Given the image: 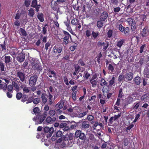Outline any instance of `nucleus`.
I'll return each mask as SVG.
<instances>
[{
	"instance_id": "f257e3e1",
	"label": "nucleus",
	"mask_w": 149,
	"mask_h": 149,
	"mask_svg": "<svg viewBox=\"0 0 149 149\" xmlns=\"http://www.w3.org/2000/svg\"><path fill=\"white\" fill-rule=\"evenodd\" d=\"M63 49V47L61 45H56L54 46L52 50V56L54 57H58L60 56Z\"/></svg>"
},
{
	"instance_id": "f03ea898",
	"label": "nucleus",
	"mask_w": 149,
	"mask_h": 149,
	"mask_svg": "<svg viewBox=\"0 0 149 149\" xmlns=\"http://www.w3.org/2000/svg\"><path fill=\"white\" fill-rule=\"evenodd\" d=\"M38 78V76L34 75L30 78L29 80V84L30 86L32 87L35 85Z\"/></svg>"
},
{
	"instance_id": "7ed1b4c3",
	"label": "nucleus",
	"mask_w": 149,
	"mask_h": 149,
	"mask_svg": "<svg viewBox=\"0 0 149 149\" xmlns=\"http://www.w3.org/2000/svg\"><path fill=\"white\" fill-rule=\"evenodd\" d=\"M44 131L45 132L48 133L47 134V138H49L52 135L54 130L53 127L49 128L48 127H46L44 128Z\"/></svg>"
},
{
	"instance_id": "20e7f679",
	"label": "nucleus",
	"mask_w": 149,
	"mask_h": 149,
	"mask_svg": "<svg viewBox=\"0 0 149 149\" xmlns=\"http://www.w3.org/2000/svg\"><path fill=\"white\" fill-rule=\"evenodd\" d=\"M129 25L131 26V29L132 31H134L136 28V24L135 21L132 19L129 18L127 19Z\"/></svg>"
},
{
	"instance_id": "39448f33",
	"label": "nucleus",
	"mask_w": 149,
	"mask_h": 149,
	"mask_svg": "<svg viewBox=\"0 0 149 149\" xmlns=\"http://www.w3.org/2000/svg\"><path fill=\"white\" fill-rule=\"evenodd\" d=\"M71 24L72 25L76 26V29H79L81 28V26L79 20L76 18H73L71 21Z\"/></svg>"
},
{
	"instance_id": "423d86ee",
	"label": "nucleus",
	"mask_w": 149,
	"mask_h": 149,
	"mask_svg": "<svg viewBox=\"0 0 149 149\" xmlns=\"http://www.w3.org/2000/svg\"><path fill=\"white\" fill-rule=\"evenodd\" d=\"M31 6L35 8V10L38 12L39 10V8L41 7V5L37 4V0H33L32 1Z\"/></svg>"
},
{
	"instance_id": "0eeeda50",
	"label": "nucleus",
	"mask_w": 149,
	"mask_h": 149,
	"mask_svg": "<svg viewBox=\"0 0 149 149\" xmlns=\"http://www.w3.org/2000/svg\"><path fill=\"white\" fill-rule=\"evenodd\" d=\"M47 115V112L45 111L43 114H38L36 116V118L39 121H44Z\"/></svg>"
},
{
	"instance_id": "6e6552de",
	"label": "nucleus",
	"mask_w": 149,
	"mask_h": 149,
	"mask_svg": "<svg viewBox=\"0 0 149 149\" xmlns=\"http://www.w3.org/2000/svg\"><path fill=\"white\" fill-rule=\"evenodd\" d=\"M17 77H18L21 81L24 82L25 81V75L24 72H22L21 71H18L16 73Z\"/></svg>"
},
{
	"instance_id": "1a4fd4ad",
	"label": "nucleus",
	"mask_w": 149,
	"mask_h": 149,
	"mask_svg": "<svg viewBox=\"0 0 149 149\" xmlns=\"http://www.w3.org/2000/svg\"><path fill=\"white\" fill-rule=\"evenodd\" d=\"M133 74L132 72H130L126 73L124 75L125 81H131L133 79Z\"/></svg>"
},
{
	"instance_id": "9d476101",
	"label": "nucleus",
	"mask_w": 149,
	"mask_h": 149,
	"mask_svg": "<svg viewBox=\"0 0 149 149\" xmlns=\"http://www.w3.org/2000/svg\"><path fill=\"white\" fill-rule=\"evenodd\" d=\"M34 69L37 71L40 74L42 70V68L40 64H35L33 66Z\"/></svg>"
},
{
	"instance_id": "9b49d317",
	"label": "nucleus",
	"mask_w": 149,
	"mask_h": 149,
	"mask_svg": "<svg viewBox=\"0 0 149 149\" xmlns=\"http://www.w3.org/2000/svg\"><path fill=\"white\" fill-rule=\"evenodd\" d=\"M17 60L20 62H22L25 59V55L24 53H21L16 57Z\"/></svg>"
},
{
	"instance_id": "f8f14e48",
	"label": "nucleus",
	"mask_w": 149,
	"mask_h": 149,
	"mask_svg": "<svg viewBox=\"0 0 149 149\" xmlns=\"http://www.w3.org/2000/svg\"><path fill=\"white\" fill-rule=\"evenodd\" d=\"M108 17V13L106 11H104L101 14L100 19L102 21H104Z\"/></svg>"
},
{
	"instance_id": "ddd939ff",
	"label": "nucleus",
	"mask_w": 149,
	"mask_h": 149,
	"mask_svg": "<svg viewBox=\"0 0 149 149\" xmlns=\"http://www.w3.org/2000/svg\"><path fill=\"white\" fill-rule=\"evenodd\" d=\"M133 101L134 99L132 96H129L125 99V104L128 105L132 102Z\"/></svg>"
},
{
	"instance_id": "4468645a",
	"label": "nucleus",
	"mask_w": 149,
	"mask_h": 149,
	"mask_svg": "<svg viewBox=\"0 0 149 149\" xmlns=\"http://www.w3.org/2000/svg\"><path fill=\"white\" fill-rule=\"evenodd\" d=\"M47 97L48 96L46 93H42V94L41 98L43 104H45L47 102Z\"/></svg>"
},
{
	"instance_id": "2eb2a0df",
	"label": "nucleus",
	"mask_w": 149,
	"mask_h": 149,
	"mask_svg": "<svg viewBox=\"0 0 149 149\" xmlns=\"http://www.w3.org/2000/svg\"><path fill=\"white\" fill-rule=\"evenodd\" d=\"M12 85L13 87L14 88V89L17 92L19 91V85L15 81H12Z\"/></svg>"
},
{
	"instance_id": "dca6fc26",
	"label": "nucleus",
	"mask_w": 149,
	"mask_h": 149,
	"mask_svg": "<svg viewBox=\"0 0 149 149\" xmlns=\"http://www.w3.org/2000/svg\"><path fill=\"white\" fill-rule=\"evenodd\" d=\"M125 42V40L123 39H120V40H119L118 42L116 45L117 47L119 48V49H118V52H120V50L121 47L123 45L124 43Z\"/></svg>"
},
{
	"instance_id": "f3484780",
	"label": "nucleus",
	"mask_w": 149,
	"mask_h": 149,
	"mask_svg": "<svg viewBox=\"0 0 149 149\" xmlns=\"http://www.w3.org/2000/svg\"><path fill=\"white\" fill-rule=\"evenodd\" d=\"M149 98V93H147L142 95L141 97V101H146L148 100Z\"/></svg>"
},
{
	"instance_id": "a211bd4d",
	"label": "nucleus",
	"mask_w": 149,
	"mask_h": 149,
	"mask_svg": "<svg viewBox=\"0 0 149 149\" xmlns=\"http://www.w3.org/2000/svg\"><path fill=\"white\" fill-rule=\"evenodd\" d=\"M148 31H149L148 30L147 27H145L143 29V31L141 33L142 36L143 37L147 36L148 35Z\"/></svg>"
},
{
	"instance_id": "6ab92c4d",
	"label": "nucleus",
	"mask_w": 149,
	"mask_h": 149,
	"mask_svg": "<svg viewBox=\"0 0 149 149\" xmlns=\"http://www.w3.org/2000/svg\"><path fill=\"white\" fill-rule=\"evenodd\" d=\"M134 80L135 83L138 85H139L140 84L142 80L141 78L139 76L135 77L134 79Z\"/></svg>"
},
{
	"instance_id": "aec40b11",
	"label": "nucleus",
	"mask_w": 149,
	"mask_h": 149,
	"mask_svg": "<svg viewBox=\"0 0 149 149\" xmlns=\"http://www.w3.org/2000/svg\"><path fill=\"white\" fill-rule=\"evenodd\" d=\"M108 83L106 82L104 78H102L100 80V84L101 86L104 87L105 86H107Z\"/></svg>"
},
{
	"instance_id": "412c9836",
	"label": "nucleus",
	"mask_w": 149,
	"mask_h": 149,
	"mask_svg": "<svg viewBox=\"0 0 149 149\" xmlns=\"http://www.w3.org/2000/svg\"><path fill=\"white\" fill-rule=\"evenodd\" d=\"M4 62L6 64H9L12 60V59L10 56H5L4 58Z\"/></svg>"
},
{
	"instance_id": "4be33fe9",
	"label": "nucleus",
	"mask_w": 149,
	"mask_h": 149,
	"mask_svg": "<svg viewBox=\"0 0 149 149\" xmlns=\"http://www.w3.org/2000/svg\"><path fill=\"white\" fill-rule=\"evenodd\" d=\"M115 85V75H113L111 79L109 81V86H112Z\"/></svg>"
},
{
	"instance_id": "5701e85b",
	"label": "nucleus",
	"mask_w": 149,
	"mask_h": 149,
	"mask_svg": "<svg viewBox=\"0 0 149 149\" xmlns=\"http://www.w3.org/2000/svg\"><path fill=\"white\" fill-rule=\"evenodd\" d=\"M64 103L63 101L61 100L55 106L56 107H58L59 109H62L64 106Z\"/></svg>"
},
{
	"instance_id": "b1692460",
	"label": "nucleus",
	"mask_w": 149,
	"mask_h": 149,
	"mask_svg": "<svg viewBox=\"0 0 149 149\" xmlns=\"http://www.w3.org/2000/svg\"><path fill=\"white\" fill-rule=\"evenodd\" d=\"M122 144L125 146H127L128 145L129 142V139L127 138H124L122 140Z\"/></svg>"
},
{
	"instance_id": "393cba45",
	"label": "nucleus",
	"mask_w": 149,
	"mask_h": 149,
	"mask_svg": "<svg viewBox=\"0 0 149 149\" xmlns=\"http://www.w3.org/2000/svg\"><path fill=\"white\" fill-rule=\"evenodd\" d=\"M48 94V98L49 99L48 104L49 105H51L53 103V101H52V99L53 97V96L50 93L49 91L47 92Z\"/></svg>"
},
{
	"instance_id": "a878e982",
	"label": "nucleus",
	"mask_w": 149,
	"mask_h": 149,
	"mask_svg": "<svg viewBox=\"0 0 149 149\" xmlns=\"http://www.w3.org/2000/svg\"><path fill=\"white\" fill-rule=\"evenodd\" d=\"M63 38H70L71 39V37L70 35L68 32L65 31L63 30Z\"/></svg>"
},
{
	"instance_id": "bb28decb",
	"label": "nucleus",
	"mask_w": 149,
	"mask_h": 149,
	"mask_svg": "<svg viewBox=\"0 0 149 149\" xmlns=\"http://www.w3.org/2000/svg\"><path fill=\"white\" fill-rule=\"evenodd\" d=\"M103 22L101 19H100L97 21V25L98 28H100L103 26L104 24Z\"/></svg>"
},
{
	"instance_id": "cd10ccee",
	"label": "nucleus",
	"mask_w": 149,
	"mask_h": 149,
	"mask_svg": "<svg viewBox=\"0 0 149 149\" xmlns=\"http://www.w3.org/2000/svg\"><path fill=\"white\" fill-rule=\"evenodd\" d=\"M82 125V128L84 129L88 128L90 126L88 122H83Z\"/></svg>"
},
{
	"instance_id": "c85d7f7f",
	"label": "nucleus",
	"mask_w": 149,
	"mask_h": 149,
	"mask_svg": "<svg viewBox=\"0 0 149 149\" xmlns=\"http://www.w3.org/2000/svg\"><path fill=\"white\" fill-rule=\"evenodd\" d=\"M37 17L40 22H43L44 21L43 15L42 13L38 14L37 15Z\"/></svg>"
},
{
	"instance_id": "c756f323",
	"label": "nucleus",
	"mask_w": 149,
	"mask_h": 149,
	"mask_svg": "<svg viewBox=\"0 0 149 149\" xmlns=\"http://www.w3.org/2000/svg\"><path fill=\"white\" fill-rule=\"evenodd\" d=\"M28 15L31 17H32L35 13L34 10L32 8L29 10Z\"/></svg>"
},
{
	"instance_id": "7c9ffc66",
	"label": "nucleus",
	"mask_w": 149,
	"mask_h": 149,
	"mask_svg": "<svg viewBox=\"0 0 149 149\" xmlns=\"http://www.w3.org/2000/svg\"><path fill=\"white\" fill-rule=\"evenodd\" d=\"M48 73H50L52 75H53V77H56V74L54 70H52L50 68H49L48 70Z\"/></svg>"
},
{
	"instance_id": "2f4dec72",
	"label": "nucleus",
	"mask_w": 149,
	"mask_h": 149,
	"mask_svg": "<svg viewBox=\"0 0 149 149\" xmlns=\"http://www.w3.org/2000/svg\"><path fill=\"white\" fill-rule=\"evenodd\" d=\"M123 90L122 88H120L119 89L118 97L121 98L124 96V94L123 92Z\"/></svg>"
},
{
	"instance_id": "473e14b6",
	"label": "nucleus",
	"mask_w": 149,
	"mask_h": 149,
	"mask_svg": "<svg viewBox=\"0 0 149 149\" xmlns=\"http://www.w3.org/2000/svg\"><path fill=\"white\" fill-rule=\"evenodd\" d=\"M5 42L4 41V43L3 44H1L0 45V52L5 51L6 50V46Z\"/></svg>"
},
{
	"instance_id": "72a5a7b5",
	"label": "nucleus",
	"mask_w": 149,
	"mask_h": 149,
	"mask_svg": "<svg viewBox=\"0 0 149 149\" xmlns=\"http://www.w3.org/2000/svg\"><path fill=\"white\" fill-rule=\"evenodd\" d=\"M130 31V28L129 27H127L126 28H124L123 31L122 32H123L124 34L125 35H128Z\"/></svg>"
},
{
	"instance_id": "f704fd0d",
	"label": "nucleus",
	"mask_w": 149,
	"mask_h": 149,
	"mask_svg": "<svg viewBox=\"0 0 149 149\" xmlns=\"http://www.w3.org/2000/svg\"><path fill=\"white\" fill-rule=\"evenodd\" d=\"M99 33L98 32H95L93 31L92 32V36L93 37L94 39H96L99 36Z\"/></svg>"
},
{
	"instance_id": "c9c22d12",
	"label": "nucleus",
	"mask_w": 149,
	"mask_h": 149,
	"mask_svg": "<svg viewBox=\"0 0 149 149\" xmlns=\"http://www.w3.org/2000/svg\"><path fill=\"white\" fill-rule=\"evenodd\" d=\"M24 6L27 8L30 5L31 0H24Z\"/></svg>"
},
{
	"instance_id": "e433bc0d",
	"label": "nucleus",
	"mask_w": 149,
	"mask_h": 149,
	"mask_svg": "<svg viewBox=\"0 0 149 149\" xmlns=\"http://www.w3.org/2000/svg\"><path fill=\"white\" fill-rule=\"evenodd\" d=\"M90 82L91 84L93 87H95L97 85V81L95 80L90 79Z\"/></svg>"
},
{
	"instance_id": "4c0bfd02",
	"label": "nucleus",
	"mask_w": 149,
	"mask_h": 149,
	"mask_svg": "<svg viewBox=\"0 0 149 149\" xmlns=\"http://www.w3.org/2000/svg\"><path fill=\"white\" fill-rule=\"evenodd\" d=\"M40 98L37 97L36 98H33V103L35 104H38L40 101Z\"/></svg>"
},
{
	"instance_id": "58836bf2",
	"label": "nucleus",
	"mask_w": 149,
	"mask_h": 149,
	"mask_svg": "<svg viewBox=\"0 0 149 149\" xmlns=\"http://www.w3.org/2000/svg\"><path fill=\"white\" fill-rule=\"evenodd\" d=\"M28 97V96L27 95L25 94L23 95L22 97L21 101L24 102H25L27 101Z\"/></svg>"
},
{
	"instance_id": "ea45409f",
	"label": "nucleus",
	"mask_w": 149,
	"mask_h": 149,
	"mask_svg": "<svg viewBox=\"0 0 149 149\" xmlns=\"http://www.w3.org/2000/svg\"><path fill=\"white\" fill-rule=\"evenodd\" d=\"M20 32L22 36L26 37L27 36V33L24 29H23L22 28H20Z\"/></svg>"
},
{
	"instance_id": "a19ab883",
	"label": "nucleus",
	"mask_w": 149,
	"mask_h": 149,
	"mask_svg": "<svg viewBox=\"0 0 149 149\" xmlns=\"http://www.w3.org/2000/svg\"><path fill=\"white\" fill-rule=\"evenodd\" d=\"M108 69L109 71H111V72H113L114 71V68L111 64L108 65Z\"/></svg>"
},
{
	"instance_id": "79ce46f5",
	"label": "nucleus",
	"mask_w": 149,
	"mask_h": 149,
	"mask_svg": "<svg viewBox=\"0 0 149 149\" xmlns=\"http://www.w3.org/2000/svg\"><path fill=\"white\" fill-rule=\"evenodd\" d=\"M69 38H63V41L62 42V44L63 45H67L69 42Z\"/></svg>"
},
{
	"instance_id": "37998d69",
	"label": "nucleus",
	"mask_w": 149,
	"mask_h": 149,
	"mask_svg": "<svg viewBox=\"0 0 149 149\" xmlns=\"http://www.w3.org/2000/svg\"><path fill=\"white\" fill-rule=\"evenodd\" d=\"M45 49L47 51L48 49V47H50L51 45V42L48 41V42L45 43Z\"/></svg>"
},
{
	"instance_id": "c03bdc74",
	"label": "nucleus",
	"mask_w": 149,
	"mask_h": 149,
	"mask_svg": "<svg viewBox=\"0 0 149 149\" xmlns=\"http://www.w3.org/2000/svg\"><path fill=\"white\" fill-rule=\"evenodd\" d=\"M0 68L1 71H5V65L1 61L0 62Z\"/></svg>"
},
{
	"instance_id": "a18cd8bd",
	"label": "nucleus",
	"mask_w": 149,
	"mask_h": 149,
	"mask_svg": "<svg viewBox=\"0 0 149 149\" xmlns=\"http://www.w3.org/2000/svg\"><path fill=\"white\" fill-rule=\"evenodd\" d=\"M102 56V53L101 52H100L96 57V58H97V61L98 64H100V59Z\"/></svg>"
},
{
	"instance_id": "49530a36",
	"label": "nucleus",
	"mask_w": 149,
	"mask_h": 149,
	"mask_svg": "<svg viewBox=\"0 0 149 149\" xmlns=\"http://www.w3.org/2000/svg\"><path fill=\"white\" fill-rule=\"evenodd\" d=\"M33 96H30L29 98H28V99L27 100V102H26V104H28L33 102Z\"/></svg>"
},
{
	"instance_id": "de8ad7c7",
	"label": "nucleus",
	"mask_w": 149,
	"mask_h": 149,
	"mask_svg": "<svg viewBox=\"0 0 149 149\" xmlns=\"http://www.w3.org/2000/svg\"><path fill=\"white\" fill-rule=\"evenodd\" d=\"M33 111L35 113L38 114L40 113V109L38 107H36L33 108Z\"/></svg>"
},
{
	"instance_id": "09e8293b",
	"label": "nucleus",
	"mask_w": 149,
	"mask_h": 149,
	"mask_svg": "<svg viewBox=\"0 0 149 149\" xmlns=\"http://www.w3.org/2000/svg\"><path fill=\"white\" fill-rule=\"evenodd\" d=\"M84 77L86 79H88L91 75L87 71H85L84 72Z\"/></svg>"
},
{
	"instance_id": "8fccbe9b",
	"label": "nucleus",
	"mask_w": 149,
	"mask_h": 149,
	"mask_svg": "<svg viewBox=\"0 0 149 149\" xmlns=\"http://www.w3.org/2000/svg\"><path fill=\"white\" fill-rule=\"evenodd\" d=\"M56 113L55 111L53 109H50L49 112V114L51 116H53L55 115Z\"/></svg>"
},
{
	"instance_id": "3c124183",
	"label": "nucleus",
	"mask_w": 149,
	"mask_h": 149,
	"mask_svg": "<svg viewBox=\"0 0 149 149\" xmlns=\"http://www.w3.org/2000/svg\"><path fill=\"white\" fill-rule=\"evenodd\" d=\"M22 94L21 92L18 93L16 95V98L18 100H19L22 97Z\"/></svg>"
},
{
	"instance_id": "603ef678",
	"label": "nucleus",
	"mask_w": 149,
	"mask_h": 149,
	"mask_svg": "<svg viewBox=\"0 0 149 149\" xmlns=\"http://www.w3.org/2000/svg\"><path fill=\"white\" fill-rule=\"evenodd\" d=\"M103 45V51H105L108 47L109 46V44L108 43H105L104 42H103V45Z\"/></svg>"
},
{
	"instance_id": "864d4df0",
	"label": "nucleus",
	"mask_w": 149,
	"mask_h": 149,
	"mask_svg": "<svg viewBox=\"0 0 149 149\" xmlns=\"http://www.w3.org/2000/svg\"><path fill=\"white\" fill-rule=\"evenodd\" d=\"M8 92H13V87L11 84L8 85L7 86Z\"/></svg>"
},
{
	"instance_id": "5fc2aeb1",
	"label": "nucleus",
	"mask_w": 149,
	"mask_h": 149,
	"mask_svg": "<svg viewBox=\"0 0 149 149\" xmlns=\"http://www.w3.org/2000/svg\"><path fill=\"white\" fill-rule=\"evenodd\" d=\"M78 63L81 66H84L85 65V63L83 61V60L80 58L78 61Z\"/></svg>"
},
{
	"instance_id": "6e6d98bb",
	"label": "nucleus",
	"mask_w": 149,
	"mask_h": 149,
	"mask_svg": "<svg viewBox=\"0 0 149 149\" xmlns=\"http://www.w3.org/2000/svg\"><path fill=\"white\" fill-rule=\"evenodd\" d=\"M77 45V44L75 43L74 45H72L70 47V49L71 51H74L76 48Z\"/></svg>"
},
{
	"instance_id": "4d7b16f0",
	"label": "nucleus",
	"mask_w": 149,
	"mask_h": 149,
	"mask_svg": "<svg viewBox=\"0 0 149 149\" xmlns=\"http://www.w3.org/2000/svg\"><path fill=\"white\" fill-rule=\"evenodd\" d=\"M85 34L87 37H89L91 35V31L88 29L86 30L85 32Z\"/></svg>"
},
{
	"instance_id": "13d9d810",
	"label": "nucleus",
	"mask_w": 149,
	"mask_h": 149,
	"mask_svg": "<svg viewBox=\"0 0 149 149\" xmlns=\"http://www.w3.org/2000/svg\"><path fill=\"white\" fill-rule=\"evenodd\" d=\"M79 135V137L80 139L83 140L85 139L86 136L84 133L81 132V133H80Z\"/></svg>"
},
{
	"instance_id": "bf43d9fd",
	"label": "nucleus",
	"mask_w": 149,
	"mask_h": 149,
	"mask_svg": "<svg viewBox=\"0 0 149 149\" xmlns=\"http://www.w3.org/2000/svg\"><path fill=\"white\" fill-rule=\"evenodd\" d=\"M21 15V13H19V10L17 12L16 14V15L15 19H18L20 18Z\"/></svg>"
},
{
	"instance_id": "052dcab7",
	"label": "nucleus",
	"mask_w": 149,
	"mask_h": 149,
	"mask_svg": "<svg viewBox=\"0 0 149 149\" xmlns=\"http://www.w3.org/2000/svg\"><path fill=\"white\" fill-rule=\"evenodd\" d=\"M112 33H113L112 30L111 29H109L107 33L108 37L109 38H111L112 36Z\"/></svg>"
},
{
	"instance_id": "680f3d73",
	"label": "nucleus",
	"mask_w": 149,
	"mask_h": 149,
	"mask_svg": "<svg viewBox=\"0 0 149 149\" xmlns=\"http://www.w3.org/2000/svg\"><path fill=\"white\" fill-rule=\"evenodd\" d=\"M124 80H125L124 75L123 76V75L121 74L118 77V81L119 82H121Z\"/></svg>"
},
{
	"instance_id": "e2e57ef3",
	"label": "nucleus",
	"mask_w": 149,
	"mask_h": 149,
	"mask_svg": "<svg viewBox=\"0 0 149 149\" xmlns=\"http://www.w3.org/2000/svg\"><path fill=\"white\" fill-rule=\"evenodd\" d=\"M74 67L75 68V71H76V72L78 71V72H79L80 71V67L79 65H74Z\"/></svg>"
},
{
	"instance_id": "0e129e2a",
	"label": "nucleus",
	"mask_w": 149,
	"mask_h": 149,
	"mask_svg": "<svg viewBox=\"0 0 149 149\" xmlns=\"http://www.w3.org/2000/svg\"><path fill=\"white\" fill-rule=\"evenodd\" d=\"M120 10V8L119 7L114 8L113 11L116 14H117Z\"/></svg>"
},
{
	"instance_id": "69168bd1",
	"label": "nucleus",
	"mask_w": 149,
	"mask_h": 149,
	"mask_svg": "<svg viewBox=\"0 0 149 149\" xmlns=\"http://www.w3.org/2000/svg\"><path fill=\"white\" fill-rule=\"evenodd\" d=\"M29 87L26 86L23 90V92L24 93H28L30 92V90L29 89Z\"/></svg>"
},
{
	"instance_id": "338daca9",
	"label": "nucleus",
	"mask_w": 149,
	"mask_h": 149,
	"mask_svg": "<svg viewBox=\"0 0 149 149\" xmlns=\"http://www.w3.org/2000/svg\"><path fill=\"white\" fill-rule=\"evenodd\" d=\"M146 46V44H144L141 46L140 48L139 52L140 53H142L143 52V49Z\"/></svg>"
},
{
	"instance_id": "774afa93",
	"label": "nucleus",
	"mask_w": 149,
	"mask_h": 149,
	"mask_svg": "<svg viewBox=\"0 0 149 149\" xmlns=\"http://www.w3.org/2000/svg\"><path fill=\"white\" fill-rule=\"evenodd\" d=\"M43 134L42 132H39L37 133V134L36 135V138L38 139L41 138L42 136H43Z\"/></svg>"
}]
</instances>
